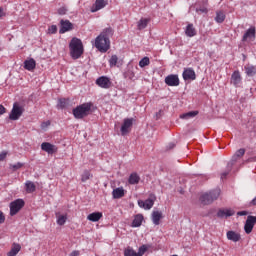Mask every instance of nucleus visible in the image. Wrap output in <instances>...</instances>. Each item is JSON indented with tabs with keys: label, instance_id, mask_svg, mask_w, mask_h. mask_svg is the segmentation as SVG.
<instances>
[{
	"label": "nucleus",
	"instance_id": "f257e3e1",
	"mask_svg": "<svg viewBox=\"0 0 256 256\" xmlns=\"http://www.w3.org/2000/svg\"><path fill=\"white\" fill-rule=\"evenodd\" d=\"M70 56L72 59H81V55L84 53L83 42L79 38H72L69 43Z\"/></svg>",
	"mask_w": 256,
	"mask_h": 256
},
{
	"label": "nucleus",
	"instance_id": "f03ea898",
	"mask_svg": "<svg viewBox=\"0 0 256 256\" xmlns=\"http://www.w3.org/2000/svg\"><path fill=\"white\" fill-rule=\"evenodd\" d=\"M91 107H93V102L83 103L72 110L75 119H84L88 115H91Z\"/></svg>",
	"mask_w": 256,
	"mask_h": 256
},
{
	"label": "nucleus",
	"instance_id": "7ed1b4c3",
	"mask_svg": "<svg viewBox=\"0 0 256 256\" xmlns=\"http://www.w3.org/2000/svg\"><path fill=\"white\" fill-rule=\"evenodd\" d=\"M219 195H221V189H214L210 192H206L200 196V203H202V205H211L213 201L219 199Z\"/></svg>",
	"mask_w": 256,
	"mask_h": 256
},
{
	"label": "nucleus",
	"instance_id": "20e7f679",
	"mask_svg": "<svg viewBox=\"0 0 256 256\" xmlns=\"http://www.w3.org/2000/svg\"><path fill=\"white\" fill-rule=\"evenodd\" d=\"M94 46L96 49H98V51H100V53H107V50L111 49V40L97 36Z\"/></svg>",
	"mask_w": 256,
	"mask_h": 256
},
{
	"label": "nucleus",
	"instance_id": "39448f33",
	"mask_svg": "<svg viewBox=\"0 0 256 256\" xmlns=\"http://www.w3.org/2000/svg\"><path fill=\"white\" fill-rule=\"evenodd\" d=\"M25 207L24 199H16L10 203V216L15 217L19 213V211Z\"/></svg>",
	"mask_w": 256,
	"mask_h": 256
},
{
	"label": "nucleus",
	"instance_id": "423d86ee",
	"mask_svg": "<svg viewBox=\"0 0 256 256\" xmlns=\"http://www.w3.org/2000/svg\"><path fill=\"white\" fill-rule=\"evenodd\" d=\"M24 111L25 109L22 106L14 103L11 113L9 115V119H11V121H17L21 117V115H23Z\"/></svg>",
	"mask_w": 256,
	"mask_h": 256
},
{
	"label": "nucleus",
	"instance_id": "0eeeda50",
	"mask_svg": "<svg viewBox=\"0 0 256 256\" xmlns=\"http://www.w3.org/2000/svg\"><path fill=\"white\" fill-rule=\"evenodd\" d=\"M133 121H135V119H133V118H125L124 119L123 124L120 128L122 136L127 135V133H129L131 131V127H133Z\"/></svg>",
	"mask_w": 256,
	"mask_h": 256
},
{
	"label": "nucleus",
	"instance_id": "6e6552de",
	"mask_svg": "<svg viewBox=\"0 0 256 256\" xmlns=\"http://www.w3.org/2000/svg\"><path fill=\"white\" fill-rule=\"evenodd\" d=\"M256 225V216L249 215L246 219L245 225H244V231L247 235L252 233L253 227Z\"/></svg>",
	"mask_w": 256,
	"mask_h": 256
},
{
	"label": "nucleus",
	"instance_id": "1a4fd4ad",
	"mask_svg": "<svg viewBox=\"0 0 256 256\" xmlns=\"http://www.w3.org/2000/svg\"><path fill=\"white\" fill-rule=\"evenodd\" d=\"M164 82L166 83V85H168V87H179V75L170 74L165 77Z\"/></svg>",
	"mask_w": 256,
	"mask_h": 256
},
{
	"label": "nucleus",
	"instance_id": "9d476101",
	"mask_svg": "<svg viewBox=\"0 0 256 256\" xmlns=\"http://www.w3.org/2000/svg\"><path fill=\"white\" fill-rule=\"evenodd\" d=\"M244 155L245 148H240L239 150H237L232 156L231 160L228 162V167L231 169V167H233V165H235L237 161H239V159H241V157H243Z\"/></svg>",
	"mask_w": 256,
	"mask_h": 256
},
{
	"label": "nucleus",
	"instance_id": "9b49d317",
	"mask_svg": "<svg viewBox=\"0 0 256 256\" xmlns=\"http://www.w3.org/2000/svg\"><path fill=\"white\" fill-rule=\"evenodd\" d=\"M68 31H73V23L69 20H60V35H63V33H67Z\"/></svg>",
	"mask_w": 256,
	"mask_h": 256
},
{
	"label": "nucleus",
	"instance_id": "f8f14e48",
	"mask_svg": "<svg viewBox=\"0 0 256 256\" xmlns=\"http://www.w3.org/2000/svg\"><path fill=\"white\" fill-rule=\"evenodd\" d=\"M184 81H195L197 79V74L193 68H186L182 73Z\"/></svg>",
	"mask_w": 256,
	"mask_h": 256
},
{
	"label": "nucleus",
	"instance_id": "ddd939ff",
	"mask_svg": "<svg viewBox=\"0 0 256 256\" xmlns=\"http://www.w3.org/2000/svg\"><path fill=\"white\" fill-rule=\"evenodd\" d=\"M96 85L101 87V89H109L111 87V80L107 76H101L96 79Z\"/></svg>",
	"mask_w": 256,
	"mask_h": 256
},
{
	"label": "nucleus",
	"instance_id": "4468645a",
	"mask_svg": "<svg viewBox=\"0 0 256 256\" xmlns=\"http://www.w3.org/2000/svg\"><path fill=\"white\" fill-rule=\"evenodd\" d=\"M42 151H45V153H48V155H53V153H57V146L49 143V142H43L41 144Z\"/></svg>",
	"mask_w": 256,
	"mask_h": 256
},
{
	"label": "nucleus",
	"instance_id": "2eb2a0df",
	"mask_svg": "<svg viewBox=\"0 0 256 256\" xmlns=\"http://www.w3.org/2000/svg\"><path fill=\"white\" fill-rule=\"evenodd\" d=\"M155 205V196L154 199L148 198L145 201L143 200H138V206L141 207V209H146L149 210Z\"/></svg>",
	"mask_w": 256,
	"mask_h": 256
},
{
	"label": "nucleus",
	"instance_id": "dca6fc26",
	"mask_svg": "<svg viewBox=\"0 0 256 256\" xmlns=\"http://www.w3.org/2000/svg\"><path fill=\"white\" fill-rule=\"evenodd\" d=\"M233 215H235V210L231 209H219L217 212L219 219H227L228 217H233Z\"/></svg>",
	"mask_w": 256,
	"mask_h": 256
},
{
	"label": "nucleus",
	"instance_id": "f3484780",
	"mask_svg": "<svg viewBox=\"0 0 256 256\" xmlns=\"http://www.w3.org/2000/svg\"><path fill=\"white\" fill-rule=\"evenodd\" d=\"M241 81V72H239V70L234 71L231 75L232 85H234V87H239V85H241Z\"/></svg>",
	"mask_w": 256,
	"mask_h": 256
},
{
	"label": "nucleus",
	"instance_id": "a211bd4d",
	"mask_svg": "<svg viewBox=\"0 0 256 256\" xmlns=\"http://www.w3.org/2000/svg\"><path fill=\"white\" fill-rule=\"evenodd\" d=\"M113 33H115V31L113 30V28L111 27H108V28H105L101 33L100 37H102L103 39H107L108 41H111V37H113Z\"/></svg>",
	"mask_w": 256,
	"mask_h": 256
},
{
	"label": "nucleus",
	"instance_id": "6ab92c4d",
	"mask_svg": "<svg viewBox=\"0 0 256 256\" xmlns=\"http://www.w3.org/2000/svg\"><path fill=\"white\" fill-rule=\"evenodd\" d=\"M226 235L229 241H233L234 243H237V241H241V235L233 230L228 231Z\"/></svg>",
	"mask_w": 256,
	"mask_h": 256
},
{
	"label": "nucleus",
	"instance_id": "aec40b11",
	"mask_svg": "<svg viewBox=\"0 0 256 256\" xmlns=\"http://www.w3.org/2000/svg\"><path fill=\"white\" fill-rule=\"evenodd\" d=\"M144 219L145 218L143 217V214H136L132 221L131 227H141V225H143Z\"/></svg>",
	"mask_w": 256,
	"mask_h": 256
},
{
	"label": "nucleus",
	"instance_id": "412c9836",
	"mask_svg": "<svg viewBox=\"0 0 256 256\" xmlns=\"http://www.w3.org/2000/svg\"><path fill=\"white\" fill-rule=\"evenodd\" d=\"M37 67V62H35V59L30 58L29 60L24 61V69L27 71H33Z\"/></svg>",
	"mask_w": 256,
	"mask_h": 256
},
{
	"label": "nucleus",
	"instance_id": "4be33fe9",
	"mask_svg": "<svg viewBox=\"0 0 256 256\" xmlns=\"http://www.w3.org/2000/svg\"><path fill=\"white\" fill-rule=\"evenodd\" d=\"M112 197L113 199H121L122 197H125V189L123 187H118L112 191Z\"/></svg>",
	"mask_w": 256,
	"mask_h": 256
},
{
	"label": "nucleus",
	"instance_id": "5701e85b",
	"mask_svg": "<svg viewBox=\"0 0 256 256\" xmlns=\"http://www.w3.org/2000/svg\"><path fill=\"white\" fill-rule=\"evenodd\" d=\"M255 27L249 28L243 35L242 41H247V39H255Z\"/></svg>",
	"mask_w": 256,
	"mask_h": 256
},
{
	"label": "nucleus",
	"instance_id": "b1692460",
	"mask_svg": "<svg viewBox=\"0 0 256 256\" xmlns=\"http://www.w3.org/2000/svg\"><path fill=\"white\" fill-rule=\"evenodd\" d=\"M140 181H141V177H139V174H137L136 172L130 174L128 179L129 185H137L139 184Z\"/></svg>",
	"mask_w": 256,
	"mask_h": 256
},
{
	"label": "nucleus",
	"instance_id": "393cba45",
	"mask_svg": "<svg viewBox=\"0 0 256 256\" xmlns=\"http://www.w3.org/2000/svg\"><path fill=\"white\" fill-rule=\"evenodd\" d=\"M161 219H163V213L159 211L152 212V223L159 225Z\"/></svg>",
	"mask_w": 256,
	"mask_h": 256
},
{
	"label": "nucleus",
	"instance_id": "a878e982",
	"mask_svg": "<svg viewBox=\"0 0 256 256\" xmlns=\"http://www.w3.org/2000/svg\"><path fill=\"white\" fill-rule=\"evenodd\" d=\"M103 217V213L101 212H94L87 216L88 221H92L93 223H97Z\"/></svg>",
	"mask_w": 256,
	"mask_h": 256
},
{
	"label": "nucleus",
	"instance_id": "bb28decb",
	"mask_svg": "<svg viewBox=\"0 0 256 256\" xmlns=\"http://www.w3.org/2000/svg\"><path fill=\"white\" fill-rule=\"evenodd\" d=\"M19 251H21V244L13 243L11 250L7 253V256H17Z\"/></svg>",
	"mask_w": 256,
	"mask_h": 256
},
{
	"label": "nucleus",
	"instance_id": "cd10ccee",
	"mask_svg": "<svg viewBox=\"0 0 256 256\" xmlns=\"http://www.w3.org/2000/svg\"><path fill=\"white\" fill-rule=\"evenodd\" d=\"M104 7H107V0H96L95 9L92 10V13L100 11V9H104Z\"/></svg>",
	"mask_w": 256,
	"mask_h": 256
},
{
	"label": "nucleus",
	"instance_id": "c85d7f7f",
	"mask_svg": "<svg viewBox=\"0 0 256 256\" xmlns=\"http://www.w3.org/2000/svg\"><path fill=\"white\" fill-rule=\"evenodd\" d=\"M185 35L187 37H195V35H197V30H195L193 24H188L186 26Z\"/></svg>",
	"mask_w": 256,
	"mask_h": 256
},
{
	"label": "nucleus",
	"instance_id": "c756f323",
	"mask_svg": "<svg viewBox=\"0 0 256 256\" xmlns=\"http://www.w3.org/2000/svg\"><path fill=\"white\" fill-rule=\"evenodd\" d=\"M25 187L27 193H35V191H37V186H35V183L32 181H26Z\"/></svg>",
	"mask_w": 256,
	"mask_h": 256
},
{
	"label": "nucleus",
	"instance_id": "7c9ffc66",
	"mask_svg": "<svg viewBox=\"0 0 256 256\" xmlns=\"http://www.w3.org/2000/svg\"><path fill=\"white\" fill-rule=\"evenodd\" d=\"M245 71H246V75L248 77H255L256 75V68L255 66L252 65H247L244 67Z\"/></svg>",
	"mask_w": 256,
	"mask_h": 256
},
{
	"label": "nucleus",
	"instance_id": "2f4dec72",
	"mask_svg": "<svg viewBox=\"0 0 256 256\" xmlns=\"http://www.w3.org/2000/svg\"><path fill=\"white\" fill-rule=\"evenodd\" d=\"M199 115V111H190L180 115V119H193V117H197Z\"/></svg>",
	"mask_w": 256,
	"mask_h": 256
},
{
	"label": "nucleus",
	"instance_id": "473e14b6",
	"mask_svg": "<svg viewBox=\"0 0 256 256\" xmlns=\"http://www.w3.org/2000/svg\"><path fill=\"white\" fill-rule=\"evenodd\" d=\"M56 217H57L56 223L57 225H60V227L65 225V223H67V215H59V213H56Z\"/></svg>",
	"mask_w": 256,
	"mask_h": 256
},
{
	"label": "nucleus",
	"instance_id": "72a5a7b5",
	"mask_svg": "<svg viewBox=\"0 0 256 256\" xmlns=\"http://www.w3.org/2000/svg\"><path fill=\"white\" fill-rule=\"evenodd\" d=\"M149 24V19L147 18H142L138 21V29L139 31L146 29L147 25Z\"/></svg>",
	"mask_w": 256,
	"mask_h": 256
},
{
	"label": "nucleus",
	"instance_id": "f704fd0d",
	"mask_svg": "<svg viewBox=\"0 0 256 256\" xmlns=\"http://www.w3.org/2000/svg\"><path fill=\"white\" fill-rule=\"evenodd\" d=\"M93 177V174L89 170H84L82 176H81V181L82 183H85L86 181H89V179Z\"/></svg>",
	"mask_w": 256,
	"mask_h": 256
},
{
	"label": "nucleus",
	"instance_id": "c9c22d12",
	"mask_svg": "<svg viewBox=\"0 0 256 256\" xmlns=\"http://www.w3.org/2000/svg\"><path fill=\"white\" fill-rule=\"evenodd\" d=\"M216 23H223L225 21V13L223 12H217L215 17Z\"/></svg>",
	"mask_w": 256,
	"mask_h": 256
},
{
	"label": "nucleus",
	"instance_id": "e433bc0d",
	"mask_svg": "<svg viewBox=\"0 0 256 256\" xmlns=\"http://www.w3.org/2000/svg\"><path fill=\"white\" fill-rule=\"evenodd\" d=\"M124 256H137V252L128 246L126 249H124Z\"/></svg>",
	"mask_w": 256,
	"mask_h": 256
},
{
	"label": "nucleus",
	"instance_id": "4c0bfd02",
	"mask_svg": "<svg viewBox=\"0 0 256 256\" xmlns=\"http://www.w3.org/2000/svg\"><path fill=\"white\" fill-rule=\"evenodd\" d=\"M150 63L151 61L149 60V57L146 56L139 61V67H147V65H149Z\"/></svg>",
	"mask_w": 256,
	"mask_h": 256
},
{
	"label": "nucleus",
	"instance_id": "58836bf2",
	"mask_svg": "<svg viewBox=\"0 0 256 256\" xmlns=\"http://www.w3.org/2000/svg\"><path fill=\"white\" fill-rule=\"evenodd\" d=\"M119 61V57L117 55H112L111 58L109 59V65L110 67H115L117 66V62Z\"/></svg>",
	"mask_w": 256,
	"mask_h": 256
},
{
	"label": "nucleus",
	"instance_id": "ea45409f",
	"mask_svg": "<svg viewBox=\"0 0 256 256\" xmlns=\"http://www.w3.org/2000/svg\"><path fill=\"white\" fill-rule=\"evenodd\" d=\"M67 107V100L65 98H61L58 100L57 108L58 109H65Z\"/></svg>",
	"mask_w": 256,
	"mask_h": 256
},
{
	"label": "nucleus",
	"instance_id": "a19ab883",
	"mask_svg": "<svg viewBox=\"0 0 256 256\" xmlns=\"http://www.w3.org/2000/svg\"><path fill=\"white\" fill-rule=\"evenodd\" d=\"M147 249V245L140 246L138 252H136V256H144Z\"/></svg>",
	"mask_w": 256,
	"mask_h": 256
},
{
	"label": "nucleus",
	"instance_id": "79ce46f5",
	"mask_svg": "<svg viewBox=\"0 0 256 256\" xmlns=\"http://www.w3.org/2000/svg\"><path fill=\"white\" fill-rule=\"evenodd\" d=\"M48 33L50 35H55V33H57V25H51L49 28H48Z\"/></svg>",
	"mask_w": 256,
	"mask_h": 256
},
{
	"label": "nucleus",
	"instance_id": "37998d69",
	"mask_svg": "<svg viewBox=\"0 0 256 256\" xmlns=\"http://www.w3.org/2000/svg\"><path fill=\"white\" fill-rule=\"evenodd\" d=\"M11 169H13V171H17L18 169H21V167H23V163L18 162L16 164H12L10 165Z\"/></svg>",
	"mask_w": 256,
	"mask_h": 256
},
{
	"label": "nucleus",
	"instance_id": "c03bdc74",
	"mask_svg": "<svg viewBox=\"0 0 256 256\" xmlns=\"http://www.w3.org/2000/svg\"><path fill=\"white\" fill-rule=\"evenodd\" d=\"M227 169H228V171L223 172V173L221 174V179H225V178L227 177V175H229V173H230L232 167L230 168L229 164H227Z\"/></svg>",
	"mask_w": 256,
	"mask_h": 256
},
{
	"label": "nucleus",
	"instance_id": "a18cd8bd",
	"mask_svg": "<svg viewBox=\"0 0 256 256\" xmlns=\"http://www.w3.org/2000/svg\"><path fill=\"white\" fill-rule=\"evenodd\" d=\"M58 15H67V8L66 7L59 8Z\"/></svg>",
	"mask_w": 256,
	"mask_h": 256
},
{
	"label": "nucleus",
	"instance_id": "49530a36",
	"mask_svg": "<svg viewBox=\"0 0 256 256\" xmlns=\"http://www.w3.org/2000/svg\"><path fill=\"white\" fill-rule=\"evenodd\" d=\"M51 125V121L42 122L41 129H47Z\"/></svg>",
	"mask_w": 256,
	"mask_h": 256
},
{
	"label": "nucleus",
	"instance_id": "de8ad7c7",
	"mask_svg": "<svg viewBox=\"0 0 256 256\" xmlns=\"http://www.w3.org/2000/svg\"><path fill=\"white\" fill-rule=\"evenodd\" d=\"M3 223H5V214L0 211V225H3Z\"/></svg>",
	"mask_w": 256,
	"mask_h": 256
},
{
	"label": "nucleus",
	"instance_id": "09e8293b",
	"mask_svg": "<svg viewBox=\"0 0 256 256\" xmlns=\"http://www.w3.org/2000/svg\"><path fill=\"white\" fill-rule=\"evenodd\" d=\"M5 15H7V13H5V10L3 9V7L0 6V19H3Z\"/></svg>",
	"mask_w": 256,
	"mask_h": 256
},
{
	"label": "nucleus",
	"instance_id": "8fccbe9b",
	"mask_svg": "<svg viewBox=\"0 0 256 256\" xmlns=\"http://www.w3.org/2000/svg\"><path fill=\"white\" fill-rule=\"evenodd\" d=\"M237 215L239 217H244L245 215H249V212H247V211H239V212H237Z\"/></svg>",
	"mask_w": 256,
	"mask_h": 256
},
{
	"label": "nucleus",
	"instance_id": "3c124183",
	"mask_svg": "<svg viewBox=\"0 0 256 256\" xmlns=\"http://www.w3.org/2000/svg\"><path fill=\"white\" fill-rule=\"evenodd\" d=\"M7 157V152H2L0 154V161H5V158Z\"/></svg>",
	"mask_w": 256,
	"mask_h": 256
},
{
	"label": "nucleus",
	"instance_id": "603ef678",
	"mask_svg": "<svg viewBox=\"0 0 256 256\" xmlns=\"http://www.w3.org/2000/svg\"><path fill=\"white\" fill-rule=\"evenodd\" d=\"M171 149H175V143H169L168 146H167V150H171Z\"/></svg>",
	"mask_w": 256,
	"mask_h": 256
},
{
	"label": "nucleus",
	"instance_id": "864d4df0",
	"mask_svg": "<svg viewBox=\"0 0 256 256\" xmlns=\"http://www.w3.org/2000/svg\"><path fill=\"white\" fill-rule=\"evenodd\" d=\"M255 161H256V156L250 157L247 159V163H255Z\"/></svg>",
	"mask_w": 256,
	"mask_h": 256
},
{
	"label": "nucleus",
	"instance_id": "5fc2aeb1",
	"mask_svg": "<svg viewBox=\"0 0 256 256\" xmlns=\"http://www.w3.org/2000/svg\"><path fill=\"white\" fill-rule=\"evenodd\" d=\"M5 111H6L5 106L0 104V115H3Z\"/></svg>",
	"mask_w": 256,
	"mask_h": 256
},
{
	"label": "nucleus",
	"instance_id": "6e6d98bb",
	"mask_svg": "<svg viewBox=\"0 0 256 256\" xmlns=\"http://www.w3.org/2000/svg\"><path fill=\"white\" fill-rule=\"evenodd\" d=\"M155 117H156V120L161 119V110L156 112Z\"/></svg>",
	"mask_w": 256,
	"mask_h": 256
},
{
	"label": "nucleus",
	"instance_id": "4d7b16f0",
	"mask_svg": "<svg viewBox=\"0 0 256 256\" xmlns=\"http://www.w3.org/2000/svg\"><path fill=\"white\" fill-rule=\"evenodd\" d=\"M129 79H133L135 77V74L133 72H128Z\"/></svg>",
	"mask_w": 256,
	"mask_h": 256
},
{
	"label": "nucleus",
	"instance_id": "13d9d810",
	"mask_svg": "<svg viewBox=\"0 0 256 256\" xmlns=\"http://www.w3.org/2000/svg\"><path fill=\"white\" fill-rule=\"evenodd\" d=\"M71 255H72V256H78V255H79V252L73 251V252L71 253Z\"/></svg>",
	"mask_w": 256,
	"mask_h": 256
},
{
	"label": "nucleus",
	"instance_id": "bf43d9fd",
	"mask_svg": "<svg viewBox=\"0 0 256 256\" xmlns=\"http://www.w3.org/2000/svg\"><path fill=\"white\" fill-rule=\"evenodd\" d=\"M200 11H201L202 13H205V12L207 11V9H200Z\"/></svg>",
	"mask_w": 256,
	"mask_h": 256
}]
</instances>
